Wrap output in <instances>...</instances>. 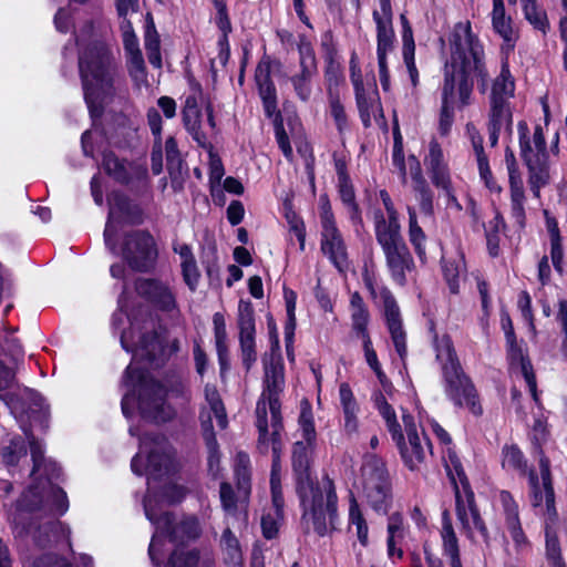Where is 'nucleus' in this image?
I'll use <instances>...</instances> for the list:
<instances>
[{
	"instance_id": "f257e3e1",
	"label": "nucleus",
	"mask_w": 567,
	"mask_h": 567,
	"mask_svg": "<svg viewBox=\"0 0 567 567\" xmlns=\"http://www.w3.org/2000/svg\"><path fill=\"white\" fill-rule=\"evenodd\" d=\"M27 439L33 467L30 484L7 513L12 533L19 538L31 536L42 545L48 539L49 532L59 530L66 537L71 548V528L53 519L69 509L66 493L52 482L60 475L59 466L44 457L41 441L31 434H27Z\"/></svg>"
},
{
	"instance_id": "f03ea898",
	"label": "nucleus",
	"mask_w": 567,
	"mask_h": 567,
	"mask_svg": "<svg viewBox=\"0 0 567 567\" xmlns=\"http://www.w3.org/2000/svg\"><path fill=\"white\" fill-rule=\"evenodd\" d=\"M173 466V453L166 439L163 436L146 435L141 440L140 452L133 457L131 467L136 475H147L148 491L144 499L145 515L156 526L152 537L148 555L155 566L161 563L163 535L171 537V540L178 538L194 539L198 537L200 527L197 518L187 517L175 528L172 527V518L168 513L157 516L155 506L158 501L153 497L151 491L153 482L168 474Z\"/></svg>"
},
{
	"instance_id": "7ed1b4c3",
	"label": "nucleus",
	"mask_w": 567,
	"mask_h": 567,
	"mask_svg": "<svg viewBox=\"0 0 567 567\" xmlns=\"http://www.w3.org/2000/svg\"><path fill=\"white\" fill-rule=\"evenodd\" d=\"M483 49L473 35L468 22H460L454 27L451 38V58L444 68V83L442 87V109L439 120V133L447 136L454 122L453 105L461 106L470 103L473 90L471 75L482 79L485 89L486 72L482 62Z\"/></svg>"
},
{
	"instance_id": "20e7f679",
	"label": "nucleus",
	"mask_w": 567,
	"mask_h": 567,
	"mask_svg": "<svg viewBox=\"0 0 567 567\" xmlns=\"http://www.w3.org/2000/svg\"><path fill=\"white\" fill-rule=\"evenodd\" d=\"M299 425L303 441L296 442L292 451L297 493L303 508V519L312 525L318 535L323 536L336 528L338 497L331 480L324 477L321 482L315 483L309 472V451L316 437L309 410L301 411Z\"/></svg>"
},
{
	"instance_id": "39448f33",
	"label": "nucleus",
	"mask_w": 567,
	"mask_h": 567,
	"mask_svg": "<svg viewBox=\"0 0 567 567\" xmlns=\"http://www.w3.org/2000/svg\"><path fill=\"white\" fill-rule=\"evenodd\" d=\"M264 391L257 402L256 415L259 431L258 449L260 453H274L275 445L281 453L282 443L280 431L281 413L279 396L284 391L285 375L284 364L280 360H271L265 365Z\"/></svg>"
},
{
	"instance_id": "423d86ee",
	"label": "nucleus",
	"mask_w": 567,
	"mask_h": 567,
	"mask_svg": "<svg viewBox=\"0 0 567 567\" xmlns=\"http://www.w3.org/2000/svg\"><path fill=\"white\" fill-rule=\"evenodd\" d=\"M124 385L127 389L122 399V412L128 417L134 405H137L143 419L152 422H166L175 411L166 402L164 386L131 363L124 375Z\"/></svg>"
},
{
	"instance_id": "0eeeda50",
	"label": "nucleus",
	"mask_w": 567,
	"mask_h": 567,
	"mask_svg": "<svg viewBox=\"0 0 567 567\" xmlns=\"http://www.w3.org/2000/svg\"><path fill=\"white\" fill-rule=\"evenodd\" d=\"M84 97L92 116L101 113L102 104L114 92L115 66L107 47L91 43L79 58Z\"/></svg>"
},
{
	"instance_id": "6e6552de",
	"label": "nucleus",
	"mask_w": 567,
	"mask_h": 567,
	"mask_svg": "<svg viewBox=\"0 0 567 567\" xmlns=\"http://www.w3.org/2000/svg\"><path fill=\"white\" fill-rule=\"evenodd\" d=\"M502 466L508 472H515L519 476L528 475L532 489V504L545 515V533L548 529L557 535L558 519L555 507V493L551 483L549 461L540 452L539 471L540 478L534 471L527 470V461L523 452L516 445H505L502 451Z\"/></svg>"
},
{
	"instance_id": "1a4fd4ad",
	"label": "nucleus",
	"mask_w": 567,
	"mask_h": 567,
	"mask_svg": "<svg viewBox=\"0 0 567 567\" xmlns=\"http://www.w3.org/2000/svg\"><path fill=\"white\" fill-rule=\"evenodd\" d=\"M372 401L395 442L404 464L410 470L417 468L431 452L427 437L425 435L420 436L413 416L405 413L402 414L403 433L394 409L388 403L382 392L373 393Z\"/></svg>"
},
{
	"instance_id": "9d476101",
	"label": "nucleus",
	"mask_w": 567,
	"mask_h": 567,
	"mask_svg": "<svg viewBox=\"0 0 567 567\" xmlns=\"http://www.w3.org/2000/svg\"><path fill=\"white\" fill-rule=\"evenodd\" d=\"M434 346L436 360L442 369L445 394L455 405L468 409L474 415H481L483 409L476 390L464 374L451 339L447 336L435 338Z\"/></svg>"
},
{
	"instance_id": "9b49d317",
	"label": "nucleus",
	"mask_w": 567,
	"mask_h": 567,
	"mask_svg": "<svg viewBox=\"0 0 567 567\" xmlns=\"http://www.w3.org/2000/svg\"><path fill=\"white\" fill-rule=\"evenodd\" d=\"M446 460V471L455 485L456 517L463 533L472 540L481 537L488 544L487 527L475 504L474 493L462 467L461 461L451 450Z\"/></svg>"
},
{
	"instance_id": "f8f14e48",
	"label": "nucleus",
	"mask_w": 567,
	"mask_h": 567,
	"mask_svg": "<svg viewBox=\"0 0 567 567\" xmlns=\"http://www.w3.org/2000/svg\"><path fill=\"white\" fill-rule=\"evenodd\" d=\"M205 399L209 405V411H206L205 409L202 411L200 422L208 450V471L214 478H218L221 472L220 456L217 450V441L213 433L212 419L214 416L218 426L220 429H225L227 426V415L219 393L215 386H205Z\"/></svg>"
},
{
	"instance_id": "ddd939ff",
	"label": "nucleus",
	"mask_w": 567,
	"mask_h": 567,
	"mask_svg": "<svg viewBox=\"0 0 567 567\" xmlns=\"http://www.w3.org/2000/svg\"><path fill=\"white\" fill-rule=\"evenodd\" d=\"M393 13L390 0H379V9L373 11V20L377 25V58L379 78L383 91L391 86L388 55L394 49L395 34L392 24Z\"/></svg>"
},
{
	"instance_id": "4468645a",
	"label": "nucleus",
	"mask_w": 567,
	"mask_h": 567,
	"mask_svg": "<svg viewBox=\"0 0 567 567\" xmlns=\"http://www.w3.org/2000/svg\"><path fill=\"white\" fill-rule=\"evenodd\" d=\"M363 491L370 506L386 512L391 502V485L384 462L377 455H368L362 466Z\"/></svg>"
},
{
	"instance_id": "2eb2a0df",
	"label": "nucleus",
	"mask_w": 567,
	"mask_h": 567,
	"mask_svg": "<svg viewBox=\"0 0 567 567\" xmlns=\"http://www.w3.org/2000/svg\"><path fill=\"white\" fill-rule=\"evenodd\" d=\"M236 475L237 489L234 491L228 483H221L219 497L227 518L233 519L231 524L240 528L248 520L250 477L246 467L238 470Z\"/></svg>"
},
{
	"instance_id": "dca6fc26",
	"label": "nucleus",
	"mask_w": 567,
	"mask_h": 567,
	"mask_svg": "<svg viewBox=\"0 0 567 567\" xmlns=\"http://www.w3.org/2000/svg\"><path fill=\"white\" fill-rule=\"evenodd\" d=\"M364 284L375 302L383 306L388 328L395 350L400 359L404 361L408 354L405 332L402 329L399 307L393 296L389 289L379 286L368 271L364 274Z\"/></svg>"
},
{
	"instance_id": "f3484780",
	"label": "nucleus",
	"mask_w": 567,
	"mask_h": 567,
	"mask_svg": "<svg viewBox=\"0 0 567 567\" xmlns=\"http://www.w3.org/2000/svg\"><path fill=\"white\" fill-rule=\"evenodd\" d=\"M375 237L385 255L386 265L393 279L398 284L404 285L405 274L411 270L413 259L408 246L403 241L401 229L388 231L383 229L375 233Z\"/></svg>"
},
{
	"instance_id": "a211bd4d",
	"label": "nucleus",
	"mask_w": 567,
	"mask_h": 567,
	"mask_svg": "<svg viewBox=\"0 0 567 567\" xmlns=\"http://www.w3.org/2000/svg\"><path fill=\"white\" fill-rule=\"evenodd\" d=\"M320 221L321 250L340 271H343L348 268L347 247L326 197L320 198Z\"/></svg>"
},
{
	"instance_id": "6ab92c4d",
	"label": "nucleus",
	"mask_w": 567,
	"mask_h": 567,
	"mask_svg": "<svg viewBox=\"0 0 567 567\" xmlns=\"http://www.w3.org/2000/svg\"><path fill=\"white\" fill-rule=\"evenodd\" d=\"M350 78L354 87L358 109L364 126L371 124V120L383 117L382 106L374 84L365 87L355 53L350 59Z\"/></svg>"
},
{
	"instance_id": "aec40b11",
	"label": "nucleus",
	"mask_w": 567,
	"mask_h": 567,
	"mask_svg": "<svg viewBox=\"0 0 567 567\" xmlns=\"http://www.w3.org/2000/svg\"><path fill=\"white\" fill-rule=\"evenodd\" d=\"M280 453L279 446L275 445L272 453V467L270 476V487L272 497V507L261 517V529L266 538H274L279 529V524L284 518V497L280 484Z\"/></svg>"
},
{
	"instance_id": "412c9836",
	"label": "nucleus",
	"mask_w": 567,
	"mask_h": 567,
	"mask_svg": "<svg viewBox=\"0 0 567 567\" xmlns=\"http://www.w3.org/2000/svg\"><path fill=\"white\" fill-rule=\"evenodd\" d=\"M123 256L130 266L140 271L152 268L157 257L153 237L145 233H135L127 237Z\"/></svg>"
},
{
	"instance_id": "4be33fe9",
	"label": "nucleus",
	"mask_w": 567,
	"mask_h": 567,
	"mask_svg": "<svg viewBox=\"0 0 567 567\" xmlns=\"http://www.w3.org/2000/svg\"><path fill=\"white\" fill-rule=\"evenodd\" d=\"M501 324L508 344V355L511 359V363L519 365L520 372L527 383L528 390L532 393L534 400L537 401V386L535 374L533 372V367L530 364V361L524 357L522 350L516 344V337L514 332L513 322L507 312H502Z\"/></svg>"
},
{
	"instance_id": "5701e85b",
	"label": "nucleus",
	"mask_w": 567,
	"mask_h": 567,
	"mask_svg": "<svg viewBox=\"0 0 567 567\" xmlns=\"http://www.w3.org/2000/svg\"><path fill=\"white\" fill-rule=\"evenodd\" d=\"M505 162L508 169L509 194H511V215L519 228L526 224L525 213V189L522 176L517 169L514 153L509 150L505 153Z\"/></svg>"
},
{
	"instance_id": "b1692460",
	"label": "nucleus",
	"mask_w": 567,
	"mask_h": 567,
	"mask_svg": "<svg viewBox=\"0 0 567 567\" xmlns=\"http://www.w3.org/2000/svg\"><path fill=\"white\" fill-rule=\"evenodd\" d=\"M238 327L243 361L247 368H250V365L256 361V331L254 308L249 301L240 300L238 303Z\"/></svg>"
},
{
	"instance_id": "393cba45",
	"label": "nucleus",
	"mask_w": 567,
	"mask_h": 567,
	"mask_svg": "<svg viewBox=\"0 0 567 567\" xmlns=\"http://www.w3.org/2000/svg\"><path fill=\"white\" fill-rule=\"evenodd\" d=\"M300 72L291 76V83L298 97L308 101L311 95V80L317 71L316 56L312 48L305 43L299 47Z\"/></svg>"
},
{
	"instance_id": "a878e982",
	"label": "nucleus",
	"mask_w": 567,
	"mask_h": 567,
	"mask_svg": "<svg viewBox=\"0 0 567 567\" xmlns=\"http://www.w3.org/2000/svg\"><path fill=\"white\" fill-rule=\"evenodd\" d=\"M517 131L519 135L520 156L526 164L538 159L544 161L545 157H548L543 128L540 126H536L530 136L527 123L522 121L517 124Z\"/></svg>"
},
{
	"instance_id": "bb28decb",
	"label": "nucleus",
	"mask_w": 567,
	"mask_h": 567,
	"mask_svg": "<svg viewBox=\"0 0 567 567\" xmlns=\"http://www.w3.org/2000/svg\"><path fill=\"white\" fill-rule=\"evenodd\" d=\"M493 30L503 39L502 52L509 54L518 39L517 32L513 28L512 17L506 14L503 0H494L493 10L491 12Z\"/></svg>"
},
{
	"instance_id": "cd10ccee",
	"label": "nucleus",
	"mask_w": 567,
	"mask_h": 567,
	"mask_svg": "<svg viewBox=\"0 0 567 567\" xmlns=\"http://www.w3.org/2000/svg\"><path fill=\"white\" fill-rule=\"evenodd\" d=\"M466 135L472 143L476 156L481 179L491 192L499 194L502 192V187L493 177L487 155L484 152L483 137L474 124H466Z\"/></svg>"
},
{
	"instance_id": "c85d7f7f",
	"label": "nucleus",
	"mask_w": 567,
	"mask_h": 567,
	"mask_svg": "<svg viewBox=\"0 0 567 567\" xmlns=\"http://www.w3.org/2000/svg\"><path fill=\"white\" fill-rule=\"evenodd\" d=\"M121 343L126 351L133 352L134 361L144 359L152 361L155 358L156 351L161 348L158 337L155 333L142 334L135 342L132 331H124L121 334Z\"/></svg>"
},
{
	"instance_id": "c756f323",
	"label": "nucleus",
	"mask_w": 567,
	"mask_h": 567,
	"mask_svg": "<svg viewBox=\"0 0 567 567\" xmlns=\"http://www.w3.org/2000/svg\"><path fill=\"white\" fill-rule=\"evenodd\" d=\"M255 79L259 89V95L264 103L265 113L268 117L277 114L276 87L270 79V63L262 60L258 63Z\"/></svg>"
},
{
	"instance_id": "7c9ffc66",
	"label": "nucleus",
	"mask_w": 567,
	"mask_h": 567,
	"mask_svg": "<svg viewBox=\"0 0 567 567\" xmlns=\"http://www.w3.org/2000/svg\"><path fill=\"white\" fill-rule=\"evenodd\" d=\"M339 399L343 413V431L350 436L359 434V412L360 406L354 398V394L348 383H341L339 386Z\"/></svg>"
},
{
	"instance_id": "2f4dec72",
	"label": "nucleus",
	"mask_w": 567,
	"mask_h": 567,
	"mask_svg": "<svg viewBox=\"0 0 567 567\" xmlns=\"http://www.w3.org/2000/svg\"><path fill=\"white\" fill-rule=\"evenodd\" d=\"M137 292L156 303L163 310L175 308V296L171 289L161 281L153 279L138 280L136 284Z\"/></svg>"
},
{
	"instance_id": "473e14b6",
	"label": "nucleus",
	"mask_w": 567,
	"mask_h": 567,
	"mask_svg": "<svg viewBox=\"0 0 567 567\" xmlns=\"http://www.w3.org/2000/svg\"><path fill=\"white\" fill-rule=\"evenodd\" d=\"M512 111L509 103L489 101L488 134L491 146H495L502 130L512 131Z\"/></svg>"
},
{
	"instance_id": "72a5a7b5",
	"label": "nucleus",
	"mask_w": 567,
	"mask_h": 567,
	"mask_svg": "<svg viewBox=\"0 0 567 567\" xmlns=\"http://www.w3.org/2000/svg\"><path fill=\"white\" fill-rule=\"evenodd\" d=\"M400 20L402 23L403 62L406 66L412 85L416 87L419 84V71L415 65V43L413 39V31L405 14H401Z\"/></svg>"
},
{
	"instance_id": "f704fd0d",
	"label": "nucleus",
	"mask_w": 567,
	"mask_h": 567,
	"mask_svg": "<svg viewBox=\"0 0 567 567\" xmlns=\"http://www.w3.org/2000/svg\"><path fill=\"white\" fill-rule=\"evenodd\" d=\"M386 553L388 557L395 563L403 557L401 543L405 537L403 517L399 513L392 514L388 519Z\"/></svg>"
},
{
	"instance_id": "c9c22d12",
	"label": "nucleus",
	"mask_w": 567,
	"mask_h": 567,
	"mask_svg": "<svg viewBox=\"0 0 567 567\" xmlns=\"http://www.w3.org/2000/svg\"><path fill=\"white\" fill-rule=\"evenodd\" d=\"M351 329L353 334L361 341L371 340L368 331L370 321L369 311L358 292H353L350 298Z\"/></svg>"
},
{
	"instance_id": "e433bc0d",
	"label": "nucleus",
	"mask_w": 567,
	"mask_h": 567,
	"mask_svg": "<svg viewBox=\"0 0 567 567\" xmlns=\"http://www.w3.org/2000/svg\"><path fill=\"white\" fill-rule=\"evenodd\" d=\"M443 553L450 558L451 567H463L460 558L458 542L447 512L443 513L441 529Z\"/></svg>"
},
{
	"instance_id": "4c0bfd02",
	"label": "nucleus",
	"mask_w": 567,
	"mask_h": 567,
	"mask_svg": "<svg viewBox=\"0 0 567 567\" xmlns=\"http://www.w3.org/2000/svg\"><path fill=\"white\" fill-rule=\"evenodd\" d=\"M380 198L386 210L388 218L384 217L383 213L378 210L374 213V229L375 233L381 230H395L401 229L399 223V214L393 205V202L386 190L380 192Z\"/></svg>"
},
{
	"instance_id": "58836bf2",
	"label": "nucleus",
	"mask_w": 567,
	"mask_h": 567,
	"mask_svg": "<svg viewBox=\"0 0 567 567\" xmlns=\"http://www.w3.org/2000/svg\"><path fill=\"white\" fill-rule=\"evenodd\" d=\"M183 116L185 127L194 140L202 146L206 145L207 136L202 130L200 112L194 99H187Z\"/></svg>"
},
{
	"instance_id": "ea45409f",
	"label": "nucleus",
	"mask_w": 567,
	"mask_h": 567,
	"mask_svg": "<svg viewBox=\"0 0 567 567\" xmlns=\"http://www.w3.org/2000/svg\"><path fill=\"white\" fill-rule=\"evenodd\" d=\"M514 91L515 84L509 73L507 62H503L501 73L493 82L489 101L509 103Z\"/></svg>"
},
{
	"instance_id": "a19ab883",
	"label": "nucleus",
	"mask_w": 567,
	"mask_h": 567,
	"mask_svg": "<svg viewBox=\"0 0 567 567\" xmlns=\"http://www.w3.org/2000/svg\"><path fill=\"white\" fill-rule=\"evenodd\" d=\"M27 456V443L21 436H13L0 447V461L8 467H14Z\"/></svg>"
},
{
	"instance_id": "79ce46f5",
	"label": "nucleus",
	"mask_w": 567,
	"mask_h": 567,
	"mask_svg": "<svg viewBox=\"0 0 567 567\" xmlns=\"http://www.w3.org/2000/svg\"><path fill=\"white\" fill-rule=\"evenodd\" d=\"M546 216V229L549 235L550 241V258L554 265V268L558 271H563V259L564 252L561 247V237L558 228L557 220L549 216L547 212H545Z\"/></svg>"
},
{
	"instance_id": "37998d69",
	"label": "nucleus",
	"mask_w": 567,
	"mask_h": 567,
	"mask_svg": "<svg viewBox=\"0 0 567 567\" xmlns=\"http://www.w3.org/2000/svg\"><path fill=\"white\" fill-rule=\"evenodd\" d=\"M408 215H409V240L411 245L414 247V250L416 255L420 257V259L425 258V243H426V235L423 231L422 227L419 224L416 209L412 206L406 207Z\"/></svg>"
},
{
	"instance_id": "c03bdc74",
	"label": "nucleus",
	"mask_w": 567,
	"mask_h": 567,
	"mask_svg": "<svg viewBox=\"0 0 567 567\" xmlns=\"http://www.w3.org/2000/svg\"><path fill=\"white\" fill-rule=\"evenodd\" d=\"M529 171L528 183L535 197L540 196V189L549 183L547 157L526 164Z\"/></svg>"
},
{
	"instance_id": "a18cd8bd",
	"label": "nucleus",
	"mask_w": 567,
	"mask_h": 567,
	"mask_svg": "<svg viewBox=\"0 0 567 567\" xmlns=\"http://www.w3.org/2000/svg\"><path fill=\"white\" fill-rule=\"evenodd\" d=\"M525 19L538 31L544 34L549 29V22L547 13L538 0H529L525 4L520 6Z\"/></svg>"
},
{
	"instance_id": "49530a36",
	"label": "nucleus",
	"mask_w": 567,
	"mask_h": 567,
	"mask_svg": "<svg viewBox=\"0 0 567 567\" xmlns=\"http://www.w3.org/2000/svg\"><path fill=\"white\" fill-rule=\"evenodd\" d=\"M362 344H363L364 357H365V361H367L368 365L377 374V378H378V380H379V382L381 384L382 390L385 393H388V394L391 393L392 384L388 380L386 375L384 374V372L381 369V364H380V362L378 360V355H377L375 351L372 348L371 340L362 341Z\"/></svg>"
},
{
	"instance_id": "de8ad7c7",
	"label": "nucleus",
	"mask_w": 567,
	"mask_h": 567,
	"mask_svg": "<svg viewBox=\"0 0 567 567\" xmlns=\"http://www.w3.org/2000/svg\"><path fill=\"white\" fill-rule=\"evenodd\" d=\"M465 270L464 260L462 257L456 259H444L443 260V272L447 281L451 292H458L460 278Z\"/></svg>"
},
{
	"instance_id": "09e8293b",
	"label": "nucleus",
	"mask_w": 567,
	"mask_h": 567,
	"mask_svg": "<svg viewBox=\"0 0 567 567\" xmlns=\"http://www.w3.org/2000/svg\"><path fill=\"white\" fill-rule=\"evenodd\" d=\"M145 50L150 63L157 69L162 68V56L159 50V37L155 30L153 22L146 27L145 31Z\"/></svg>"
},
{
	"instance_id": "8fccbe9b",
	"label": "nucleus",
	"mask_w": 567,
	"mask_h": 567,
	"mask_svg": "<svg viewBox=\"0 0 567 567\" xmlns=\"http://www.w3.org/2000/svg\"><path fill=\"white\" fill-rule=\"evenodd\" d=\"M102 165L106 173L116 181L127 183L130 181L128 166L125 162L117 158L113 153L109 152L103 155Z\"/></svg>"
},
{
	"instance_id": "3c124183",
	"label": "nucleus",
	"mask_w": 567,
	"mask_h": 567,
	"mask_svg": "<svg viewBox=\"0 0 567 567\" xmlns=\"http://www.w3.org/2000/svg\"><path fill=\"white\" fill-rule=\"evenodd\" d=\"M349 519L351 525L355 527L357 536L360 543L362 545H367L369 532L368 525L359 508V504L353 496L350 498Z\"/></svg>"
},
{
	"instance_id": "603ef678",
	"label": "nucleus",
	"mask_w": 567,
	"mask_h": 567,
	"mask_svg": "<svg viewBox=\"0 0 567 567\" xmlns=\"http://www.w3.org/2000/svg\"><path fill=\"white\" fill-rule=\"evenodd\" d=\"M546 557L551 567H566L561 558L558 536L550 529L547 532Z\"/></svg>"
},
{
	"instance_id": "864d4df0",
	"label": "nucleus",
	"mask_w": 567,
	"mask_h": 567,
	"mask_svg": "<svg viewBox=\"0 0 567 567\" xmlns=\"http://www.w3.org/2000/svg\"><path fill=\"white\" fill-rule=\"evenodd\" d=\"M221 546L231 563L238 564L241 560V551L238 539L229 528H226L221 537Z\"/></svg>"
},
{
	"instance_id": "5fc2aeb1",
	"label": "nucleus",
	"mask_w": 567,
	"mask_h": 567,
	"mask_svg": "<svg viewBox=\"0 0 567 567\" xmlns=\"http://www.w3.org/2000/svg\"><path fill=\"white\" fill-rule=\"evenodd\" d=\"M424 164L429 172L447 166V163L444 159L443 150L436 140H432L430 142L429 154L424 158Z\"/></svg>"
},
{
	"instance_id": "6e6d98bb",
	"label": "nucleus",
	"mask_w": 567,
	"mask_h": 567,
	"mask_svg": "<svg viewBox=\"0 0 567 567\" xmlns=\"http://www.w3.org/2000/svg\"><path fill=\"white\" fill-rule=\"evenodd\" d=\"M121 32L126 53L141 51L138 40L128 19H122Z\"/></svg>"
},
{
	"instance_id": "4d7b16f0",
	"label": "nucleus",
	"mask_w": 567,
	"mask_h": 567,
	"mask_svg": "<svg viewBox=\"0 0 567 567\" xmlns=\"http://www.w3.org/2000/svg\"><path fill=\"white\" fill-rule=\"evenodd\" d=\"M214 3L217 9L216 23L219 30L223 32V39L220 40V43L223 44L224 42H227V35L231 31V24L224 0H214Z\"/></svg>"
},
{
	"instance_id": "13d9d810",
	"label": "nucleus",
	"mask_w": 567,
	"mask_h": 567,
	"mask_svg": "<svg viewBox=\"0 0 567 567\" xmlns=\"http://www.w3.org/2000/svg\"><path fill=\"white\" fill-rule=\"evenodd\" d=\"M506 528L511 535V538L514 542L516 550L517 551L525 550L528 547L529 543L522 529L520 522L515 520V522L506 523Z\"/></svg>"
},
{
	"instance_id": "bf43d9fd",
	"label": "nucleus",
	"mask_w": 567,
	"mask_h": 567,
	"mask_svg": "<svg viewBox=\"0 0 567 567\" xmlns=\"http://www.w3.org/2000/svg\"><path fill=\"white\" fill-rule=\"evenodd\" d=\"M499 501L502 503V506H503V509L505 513L506 523L519 520L518 505L514 501L513 496L508 492L502 491L499 493Z\"/></svg>"
},
{
	"instance_id": "052dcab7",
	"label": "nucleus",
	"mask_w": 567,
	"mask_h": 567,
	"mask_svg": "<svg viewBox=\"0 0 567 567\" xmlns=\"http://www.w3.org/2000/svg\"><path fill=\"white\" fill-rule=\"evenodd\" d=\"M128 56V66L130 73L136 81L145 80V64L144 59L141 51L130 52Z\"/></svg>"
},
{
	"instance_id": "680f3d73",
	"label": "nucleus",
	"mask_w": 567,
	"mask_h": 567,
	"mask_svg": "<svg viewBox=\"0 0 567 567\" xmlns=\"http://www.w3.org/2000/svg\"><path fill=\"white\" fill-rule=\"evenodd\" d=\"M421 212L431 217L433 215V195L427 185L414 188Z\"/></svg>"
},
{
	"instance_id": "e2e57ef3",
	"label": "nucleus",
	"mask_w": 567,
	"mask_h": 567,
	"mask_svg": "<svg viewBox=\"0 0 567 567\" xmlns=\"http://www.w3.org/2000/svg\"><path fill=\"white\" fill-rule=\"evenodd\" d=\"M198 561V556L194 551L179 553L174 551L169 558L167 567H195Z\"/></svg>"
},
{
	"instance_id": "0e129e2a",
	"label": "nucleus",
	"mask_w": 567,
	"mask_h": 567,
	"mask_svg": "<svg viewBox=\"0 0 567 567\" xmlns=\"http://www.w3.org/2000/svg\"><path fill=\"white\" fill-rule=\"evenodd\" d=\"M430 176L432 183L443 192L453 188L449 166L430 171Z\"/></svg>"
},
{
	"instance_id": "69168bd1",
	"label": "nucleus",
	"mask_w": 567,
	"mask_h": 567,
	"mask_svg": "<svg viewBox=\"0 0 567 567\" xmlns=\"http://www.w3.org/2000/svg\"><path fill=\"white\" fill-rule=\"evenodd\" d=\"M217 254L214 247H208L204 250L202 262L205 266L206 274L210 279L217 278L218 276V262Z\"/></svg>"
},
{
	"instance_id": "338daca9",
	"label": "nucleus",
	"mask_w": 567,
	"mask_h": 567,
	"mask_svg": "<svg viewBox=\"0 0 567 567\" xmlns=\"http://www.w3.org/2000/svg\"><path fill=\"white\" fill-rule=\"evenodd\" d=\"M186 494V491L183 486L175 484V483H168L164 487V492L162 494V502L166 504H173L182 501Z\"/></svg>"
},
{
	"instance_id": "774afa93",
	"label": "nucleus",
	"mask_w": 567,
	"mask_h": 567,
	"mask_svg": "<svg viewBox=\"0 0 567 567\" xmlns=\"http://www.w3.org/2000/svg\"><path fill=\"white\" fill-rule=\"evenodd\" d=\"M33 567H70V564L64 558L48 554L34 560Z\"/></svg>"
}]
</instances>
